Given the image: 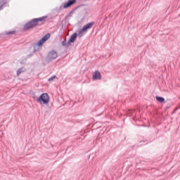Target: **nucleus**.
<instances>
[{"mask_svg": "<svg viewBox=\"0 0 180 180\" xmlns=\"http://www.w3.org/2000/svg\"><path fill=\"white\" fill-rule=\"evenodd\" d=\"M23 69H20L17 71V75L19 76L20 74H22V72H23Z\"/></svg>", "mask_w": 180, "mask_h": 180, "instance_id": "10", "label": "nucleus"}, {"mask_svg": "<svg viewBox=\"0 0 180 180\" xmlns=\"http://www.w3.org/2000/svg\"><path fill=\"white\" fill-rule=\"evenodd\" d=\"M1 2H4V0H0V3H1Z\"/></svg>", "mask_w": 180, "mask_h": 180, "instance_id": "14", "label": "nucleus"}, {"mask_svg": "<svg viewBox=\"0 0 180 180\" xmlns=\"http://www.w3.org/2000/svg\"><path fill=\"white\" fill-rule=\"evenodd\" d=\"M56 78V76H53L52 77L48 79V81L51 82V81H53V79H55Z\"/></svg>", "mask_w": 180, "mask_h": 180, "instance_id": "11", "label": "nucleus"}, {"mask_svg": "<svg viewBox=\"0 0 180 180\" xmlns=\"http://www.w3.org/2000/svg\"><path fill=\"white\" fill-rule=\"evenodd\" d=\"M77 2V0H69L67 3H65L63 6V8H70L71 5H73V4H75Z\"/></svg>", "mask_w": 180, "mask_h": 180, "instance_id": "7", "label": "nucleus"}, {"mask_svg": "<svg viewBox=\"0 0 180 180\" xmlns=\"http://www.w3.org/2000/svg\"><path fill=\"white\" fill-rule=\"evenodd\" d=\"M94 22H89L86 25H84L83 28L79 32L78 36L79 37H81L85 32L88 30V29H91L92 26H94Z\"/></svg>", "mask_w": 180, "mask_h": 180, "instance_id": "3", "label": "nucleus"}, {"mask_svg": "<svg viewBox=\"0 0 180 180\" xmlns=\"http://www.w3.org/2000/svg\"><path fill=\"white\" fill-rule=\"evenodd\" d=\"M77 36H78V34L77 33H74L73 34H72V36L69 39V43H74V41H75V40L77 39Z\"/></svg>", "mask_w": 180, "mask_h": 180, "instance_id": "8", "label": "nucleus"}, {"mask_svg": "<svg viewBox=\"0 0 180 180\" xmlns=\"http://www.w3.org/2000/svg\"><path fill=\"white\" fill-rule=\"evenodd\" d=\"M158 102H160V103H164L165 102V99L162 97H158Z\"/></svg>", "mask_w": 180, "mask_h": 180, "instance_id": "9", "label": "nucleus"}, {"mask_svg": "<svg viewBox=\"0 0 180 180\" xmlns=\"http://www.w3.org/2000/svg\"><path fill=\"white\" fill-rule=\"evenodd\" d=\"M15 34L14 31L6 32V34Z\"/></svg>", "mask_w": 180, "mask_h": 180, "instance_id": "12", "label": "nucleus"}, {"mask_svg": "<svg viewBox=\"0 0 180 180\" xmlns=\"http://www.w3.org/2000/svg\"><path fill=\"white\" fill-rule=\"evenodd\" d=\"M37 102L41 105H47L50 102V96L47 93H44L37 98Z\"/></svg>", "mask_w": 180, "mask_h": 180, "instance_id": "2", "label": "nucleus"}, {"mask_svg": "<svg viewBox=\"0 0 180 180\" xmlns=\"http://www.w3.org/2000/svg\"><path fill=\"white\" fill-rule=\"evenodd\" d=\"M50 34H46L41 39H40L37 44L36 45L38 46L39 47H40V46H43V44L45 41H47V40H49L50 39Z\"/></svg>", "mask_w": 180, "mask_h": 180, "instance_id": "4", "label": "nucleus"}, {"mask_svg": "<svg viewBox=\"0 0 180 180\" xmlns=\"http://www.w3.org/2000/svg\"><path fill=\"white\" fill-rule=\"evenodd\" d=\"M47 17H41L39 18H34L31 21L28 22L25 26V30H29V29H33L36 26H41V25H44V20H46Z\"/></svg>", "mask_w": 180, "mask_h": 180, "instance_id": "1", "label": "nucleus"}, {"mask_svg": "<svg viewBox=\"0 0 180 180\" xmlns=\"http://www.w3.org/2000/svg\"><path fill=\"white\" fill-rule=\"evenodd\" d=\"M93 79H102V75L99 71H96L93 74Z\"/></svg>", "mask_w": 180, "mask_h": 180, "instance_id": "6", "label": "nucleus"}, {"mask_svg": "<svg viewBox=\"0 0 180 180\" xmlns=\"http://www.w3.org/2000/svg\"><path fill=\"white\" fill-rule=\"evenodd\" d=\"M156 100L158 101V96H156Z\"/></svg>", "mask_w": 180, "mask_h": 180, "instance_id": "13", "label": "nucleus"}, {"mask_svg": "<svg viewBox=\"0 0 180 180\" xmlns=\"http://www.w3.org/2000/svg\"><path fill=\"white\" fill-rule=\"evenodd\" d=\"M48 58L51 61L52 60H54L57 58V52L52 51L49 53L48 54Z\"/></svg>", "mask_w": 180, "mask_h": 180, "instance_id": "5", "label": "nucleus"}]
</instances>
